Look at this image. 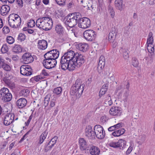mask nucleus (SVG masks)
I'll return each instance as SVG.
<instances>
[{
  "instance_id": "obj_63",
  "label": "nucleus",
  "mask_w": 155,
  "mask_h": 155,
  "mask_svg": "<svg viewBox=\"0 0 155 155\" xmlns=\"http://www.w3.org/2000/svg\"><path fill=\"white\" fill-rule=\"evenodd\" d=\"M41 74L44 76H48L49 75V74L46 71V70L44 69L42 71Z\"/></svg>"
},
{
  "instance_id": "obj_23",
  "label": "nucleus",
  "mask_w": 155,
  "mask_h": 155,
  "mask_svg": "<svg viewBox=\"0 0 155 155\" xmlns=\"http://www.w3.org/2000/svg\"><path fill=\"white\" fill-rule=\"evenodd\" d=\"M152 33L151 32H149L148 38L147 40V49L149 52H150V49L151 51L153 52V51L154 50V48L153 47H152L151 49H150L149 46V45H151L153 43V38L152 37Z\"/></svg>"
},
{
  "instance_id": "obj_46",
  "label": "nucleus",
  "mask_w": 155,
  "mask_h": 155,
  "mask_svg": "<svg viewBox=\"0 0 155 155\" xmlns=\"http://www.w3.org/2000/svg\"><path fill=\"white\" fill-rule=\"evenodd\" d=\"M26 36L25 35L22 33H20L18 35L17 39L22 42L25 40Z\"/></svg>"
},
{
  "instance_id": "obj_43",
  "label": "nucleus",
  "mask_w": 155,
  "mask_h": 155,
  "mask_svg": "<svg viewBox=\"0 0 155 155\" xmlns=\"http://www.w3.org/2000/svg\"><path fill=\"white\" fill-rule=\"evenodd\" d=\"M42 77L40 75H38L32 78L30 80V81L33 82L34 81L38 82L40 80L43 79Z\"/></svg>"
},
{
  "instance_id": "obj_14",
  "label": "nucleus",
  "mask_w": 155,
  "mask_h": 155,
  "mask_svg": "<svg viewBox=\"0 0 155 155\" xmlns=\"http://www.w3.org/2000/svg\"><path fill=\"white\" fill-rule=\"evenodd\" d=\"M15 115L12 114H9L5 116L4 118L3 123L5 125L8 126L11 124L14 119Z\"/></svg>"
},
{
  "instance_id": "obj_12",
  "label": "nucleus",
  "mask_w": 155,
  "mask_h": 155,
  "mask_svg": "<svg viewBox=\"0 0 155 155\" xmlns=\"http://www.w3.org/2000/svg\"><path fill=\"white\" fill-rule=\"evenodd\" d=\"M75 54L76 52L74 53L73 51L70 50L67 52L64 53V55L62 57L69 60V61H72L73 63L74 62Z\"/></svg>"
},
{
  "instance_id": "obj_41",
  "label": "nucleus",
  "mask_w": 155,
  "mask_h": 155,
  "mask_svg": "<svg viewBox=\"0 0 155 155\" xmlns=\"http://www.w3.org/2000/svg\"><path fill=\"white\" fill-rule=\"evenodd\" d=\"M50 97L51 95L50 94H48L45 96L44 101V105L45 107L48 105Z\"/></svg>"
},
{
  "instance_id": "obj_50",
  "label": "nucleus",
  "mask_w": 155,
  "mask_h": 155,
  "mask_svg": "<svg viewBox=\"0 0 155 155\" xmlns=\"http://www.w3.org/2000/svg\"><path fill=\"white\" fill-rule=\"evenodd\" d=\"M58 139V137L57 136H54L48 143V145H50V143H54L55 144Z\"/></svg>"
},
{
  "instance_id": "obj_60",
  "label": "nucleus",
  "mask_w": 155,
  "mask_h": 155,
  "mask_svg": "<svg viewBox=\"0 0 155 155\" xmlns=\"http://www.w3.org/2000/svg\"><path fill=\"white\" fill-rule=\"evenodd\" d=\"M66 0H60L57 1V3L60 5H65Z\"/></svg>"
},
{
  "instance_id": "obj_24",
  "label": "nucleus",
  "mask_w": 155,
  "mask_h": 155,
  "mask_svg": "<svg viewBox=\"0 0 155 155\" xmlns=\"http://www.w3.org/2000/svg\"><path fill=\"white\" fill-rule=\"evenodd\" d=\"M88 149L90 153L92 155H99L100 153L99 149L96 147L91 146Z\"/></svg>"
},
{
  "instance_id": "obj_38",
  "label": "nucleus",
  "mask_w": 155,
  "mask_h": 155,
  "mask_svg": "<svg viewBox=\"0 0 155 155\" xmlns=\"http://www.w3.org/2000/svg\"><path fill=\"white\" fill-rule=\"evenodd\" d=\"M9 48L6 44H4L1 49V51L2 53H7L8 51Z\"/></svg>"
},
{
  "instance_id": "obj_52",
  "label": "nucleus",
  "mask_w": 155,
  "mask_h": 155,
  "mask_svg": "<svg viewBox=\"0 0 155 155\" xmlns=\"http://www.w3.org/2000/svg\"><path fill=\"white\" fill-rule=\"evenodd\" d=\"M134 147V144L132 143H131L130 145L126 152V154L127 155L129 154L132 151Z\"/></svg>"
},
{
  "instance_id": "obj_56",
  "label": "nucleus",
  "mask_w": 155,
  "mask_h": 155,
  "mask_svg": "<svg viewBox=\"0 0 155 155\" xmlns=\"http://www.w3.org/2000/svg\"><path fill=\"white\" fill-rule=\"evenodd\" d=\"M26 65V70H28L29 71L28 74V75H31L32 74V69L30 67V66H28V65Z\"/></svg>"
},
{
  "instance_id": "obj_59",
  "label": "nucleus",
  "mask_w": 155,
  "mask_h": 155,
  "mask_svg": "<svg viewBox=\"0 0 155 155\" xmlns=\"http://www.w3.org/2000/svg\"><path fill=\"white\" fill-rule=\"evenodd\" d=\"M3 80L7 84H10V80L7 78H3Z\"/></svg>"
},
{
  "instance_id": "obj_13",
  "label": "nucleus",
  "mask_w": 155,
  "mask_h": 155,
  "mask_svg": "<svg viewBox=\"0 0 155 155\" xmlns=\"http://www.w3.org/2000/svg\"><path fill=\"white\" fill-rule=\"evenodd\" d=\"M22 59L25 64H28L33 61L34 58L29 53H25L22 56Z\"/></svg>"
},
{
  "instance_id": "obj_7",
  "label": "nucleus",
  "mask_w": 155,
  "mask_h": 155,
  "mask_svg": "<svg viewBox=\"0 0 155 155\" xmlns=\"http://www.w3.org/2000/svg\"><path fill=\"white\" fill-rule=\"evenodd\" d=\"M83 36L86 40L92 41L94 40L95 38L96 32L93 30H87L84 32Z\"/></svg>"
},
{
  "instance_id": "obj_29",
  "label": "nucleus",
  "mask_w": 155,
  "mask_h": 155,
  "mask_svg": "<svg viewBox=\"0 0 155 155\" xmlns=\"http://www.w3.org/2000/svg\"><path fill=\"white\" fill-rule=\"evenodd\" d=\"M77 48L80 51L83 52H85L88 48V45L85 43H80L77 46Z\"/></svg>"
},
{
  "instance_id": "obj_22",
  "label": "nucleus",
  "mask_w": 155,
  "mask_h": 155,
  "mask_svg": "<svg viewBox=\"0 0 155 155\" xmlns=\"http://www.w3.org/2000/svg\"><path fill=\"white\" fill-rule=\"evenodd\" d=\"M38 49L44 50L48 46V43L46 41L42 39L38 40Z\"/></svg>"
},
{
  "instance_id": "obj_6",
  "label": "nucleus",
  "mask_w": 155,
  "mask_h": 155,
  "mask_svg": "<svg viewBox=\"0 0 155 155\" xmlns=\"http://www.w3.org/2000/svg\"><path fill=\"white\" fill-rule=\"evenodd\" d=\"M59 52L57 49H52L50 50L44 55L45 59H48V60L57 59L59 56Z\"/></svg>"
},
{
  "instance_id": "obj_26",
  "label": "nucleus",
  "mask_w": 155,
  "mask_h": 155,
  "mask_svg": "<svg viewBox=\"0 0 155 155\" xmlns=\"http://www.w3.org/2000/svg\"><path fill=\"white\" fill-rule=\"evenodd\" d=\"M81 16V14L79 12H75L69 14L67 16L64 18V20L66 21H69L73 18H76V16Z\"/></svg>"
},
{
  "instance_id": "obj_57",
  "label": "nucleus",
  "mask_w": 155,
  "mask_h": 155,
  "mask_svg": "<svg viewBox=\"0 0 155 155\" xmlns=\"http://www.w3.org/2000/svg\"><path fill=\"white\" fill-rule=\"evenodd\" d=\"M110 42L111 43V46L113 48H115L118 44L117 42L115 40H113L112 41H110Z\"/></svg>"
},
{
  "instance_id": "obj_34",
  "label": "nucleus",
  "mask_w": 155,
  "mask_h": 155,
  "mask_svg": "<svg viewBox=\"0 0 155 155\" xmlns=\"http://www.w3.org/2000/svg\"><path fill=\"white\" fill-rule=\"evenodd\" d=\"M81 80L80 79H77L74 84L72 86H74L76 87L81 88H82L83 85H84V84H81Z\"/></svg>"
},
{
  "instance_id": "obj_2",
  "label": "nucleus",
  "mask_w": 155,
  "mask_h": 155,
  "mask_svg": "<svg viewBox=\"0 0 155 155\" xmlns=\"http://www.w3.org/2000/svg\"><path fill=\"white\" fill-rule=\"evenodd\" d=\"M74 61V65L78 68H79L84 64L86 61V57L81 54L76 52Z\"/></svg>"
},
{
  "instance_id": "obj_62",
  "label": "nucleus",
  "mask_w": 155,
  "mask_h": 155,
  "mask_svg": "<svg viewBox=\"0 0 155 155\" xmlns=\"http://www.w3.org/2000/svg\"><path fill=\"white\" fill-rule=\"evenodd\" d=\"M5 60L2 58H0V68H2L5 63Z\"/></svg>"
},
{
  "instance_id": "obj_33",
  "label": "nucleus",
  "mask_w": 155,
  "mask_h": 155,
  "mask_svg": "<svg viewBox=\"0 0 155 155\" xmlns=\"http://www.w3.org/2000/svg\"><path fill=\"white\" fill-rule=\"evenodd\" d=\"M47 134L48 132L46 131H45L42 133L40 136V140L38 142L39 143L41 144L43 143L44 140L45 139Z\"/></svg>"
},
{
  "instance_id": "obj_58",
  "label": "nucleus",
  "mask_w": 155,
  "mask_h": 155,
  "mask_svg": "<svg viewBox=\"0 0 155 155\" xmlns=\"http://www.w3.org/2000/svg\"><path fill=\"white\" fill-rule=\"evenodd\" d=\"M123 124V123H118L117 124L114 125V126H115V129L116 130H118L121 127H122V125Z\"/></svg>"
},
{
  "instance_id": "obj_17",
  "label": "nucleus",
  "mask_w": 155,
  "mask_h": 155,
  "mask_svg": "<svg viewBox=\"0 0 155 155\" xmlns=\"http://www.w3.org/2000/svg\"><path fill=\"white\" fill-rule=\"evenodd\" d=\"M47 19V17L38 18L36 21V26L39 28L43 29L45 23L46 22V19Z\"/></svg>"
},
{
  "instance_id": "obj_42",
  "label": "nucleus",
  "mask_w": 155,
  "mask_h": 155,
  "mask_svg": "<svg viewBox=\"0 0 155 155\" xmlns=\"http://www.w3.org/2000/svg\"><path fill=\"white\" fill-rule=\"evenodd\" d=\"M62 91V89L60 87L55 88L53 91L54 93L57 95L60 94L61 93Z\"/></svg>"
},
{
  "instance_id": "obj_11",
  "label": "nucleus",
  "mask_w": 155,
  "mask_h": 155,
  "mask_svg": "<svg viewBox=\"0 0 155 155\" xmlns=\"http://www.w3.org/2000/svg\"><path fill=\"white\" fill-rule=\"evenodd\" d=\"M85 135L88 138L90 139H95L94 131H93L92 127L90 125L86 127L85 130Z\"/></svg>"
},
{
  "instance_id": "obj_44",
  "label": "nucleus",
  "mask_w": 155,
  "mask_h": 155,
  "mask_svg": "<svg viewBox=\"0 0 155 155\" xmlns=\"http://www.w3.org/2000/svg\"><path fill=\"white\" fill-rule=\"evenodd\" d=\"M7 42L9 44H12L15 41L14 38L11 36H9L6 38Z\"/></svg>"
},
{
  "instance_id": "obj_4",
  "label": "nucleus",
  "mask_w": 155,
  "mask_h": 155,
  "mask_svg": "<svg viewBox=\"0 0 155 155\" xmlns=\"http://www.w3.org/2000/svg\"><path fill=\"white\" fill-rule=\"evenodd\" d=\"M126 142L123 139H120L117 142H112L110 143L109 146L114 148H117L120 151L123 150L125 148Z\"/></svg>"
},
{
  "instance_id": "obj_39",
  "label": "nucleus",
  "mask_w": 155,
  "mask_h": 155,
  "mask_svg": "<svg viewBox=\"0 0 155 155\" xmlns=\"http://www.w3.org/2000/svg\"><path fill=\"white\" fill-rule=\"evenodd\" d=\"M50 145H48V143H46L45 145L44 150L45 152H47L50 149H51L54 146L55 144L54 143H50Z\"/></svg>"
},
{
  "instance_id": "obj_18",
  "label": "nucleus",
  "mask_w": 155,
  "mask_h": 155,
  "mask_svg": "<svg viewBox=\"0 0 155 155\" xmlns=\"http://www.w3.org/2000/svg\"><path fill=\"white\" fill-rule=\"evenodd\" d=\"M79 147L80 150H84L87 149L89 150V147H88V144L87 141L83 138H80L79 140Z\"/></svg>"
},
{
  "instance_id": "obj_1",
  "label": "nucleus",
  "mask_w": 155,
  "mask_h": 155,
  "mask_svg": "<svg viewBox=\"0 0 155 155\" xmlns=\"http://www.w3.org/2000/svg\"><path fill=\"white\" fill-rule=\"evenodd\" d=\"M74 62L72 61L70 62L69 60L61 57L59 65V68H61L62 70L66 71L68 69L69 71H73L75 68Z\"/></svg>"
},
{
  "instance_id": "obj_36",
  "label": "nucleus",
  "mask_w": 155,
  "mask_h": 155,
  "mask_svg": "<svg viewBox=\"0 0 155 155\" xmlns=\"http://www.w3.org/2000/svg\"><path fill=\"white\" fill-rule=\"evenodd\" d=\"M110 3H109V5L108 6V9L109 14L112 18H114L115 15V12L113 8L110 6Z\"/></svg>"
},
{
  "instance_id": "obj_55",
  "label": "nucleus",
  "mask_w": 155,
  "mask_h": 155,
  "mask_svg": "<svg viewBox=\"0 0 155 155\" xmlns=\"http://www.w3.org/2000/svg\"><path fill=\"white\" fill-rule=\"evenodd\" d=\"M108 84H104L103 85L101 89V90H102V91H104V92H106L107 91L108 88Z\"/></svg>"
},
{
  "instance_id": "obj_35",
  "label": "nucleus",
  "mask_w": 155,
  "mask_h": 155,
  "mask_svg": "<svg viewBox=\"0 0 155 155\" xmlns=\"http://www.w3.org/2000/svg\"><path fill=\"white\" fill-rule=\"evenodd\" d=\"M13 51L15 53H19L22 51V48L19 45H15L13 48Z\"/></svg>"
},
{
  "instance_id": "obj_3",
  "label": "nucleus",
  "mask_w": 155,
  "mask_h": 155,
  "mask_svg": "<svg viewBox=\"0 0 155 155\" xmlns=\"http://www.w3.org/2000/svg\"><path fill=\"white\" fill-rule=\"evenodd\" d=\"M0 98L5 102H8L11 100L12 95L7 88L3 87L0 90Z\"/></svg>"
},
{
  "instance_id": "obj_9",
  "label": "nucleus",
  "mask_w": 155,
  "mask_h": 155,
  "mask_svg": "<svg viewBox=\"0 0 155 155\" xmlns=\"http://www.w3.org/2000/svg\"><path fill=\"white\" fill-rule=\"evenodd\" d=\"M84 85H83L81 88L76 87L74 86L71 87L70 91V94L71 95H75L76 97L79 98L82 95L83 91Z\"/></svg>"
},
{
  "instance_id": "obj_10",
  "label": "nucleus",
  "mask_w": 155,
  "mask_h": 155,
  "mask_svg": "<svg viewBox=\"0 0 155 155\" xmlns=\"http://www.w3.org/2000/svg\"><path fill=\"white\" fill-rule=\"evenodd\" d=\"M56 59L48 60L45 59L43 61L42 64L44 67L47 69H51L54 68L57 64Z\"/></svg>"
},
{
  "instance_id": "obj_30",
  "label": "nucleus",
  "mask_w": 155,
  "mask_h": 155,
  "mask_svg": "<svg viewBox=\"0 0 155 155\" xmlns=\"http://www.w3.org/2000/svg\"><path fill=\"white\" fill-rule=\"evenodd\" d=\"M8 24L11 27L14 28H18L20 26L18 25V22H16L15 21V19H8Z\"/></svg>"
},
{
  "instance_id": "obj_32",
  "label": "nucleus",
  "mask_w": 155,
  "mask_h": 155,
  "mask_svg": "<svg viewBox=\"0 0 155 155\" xmlns=\"http://www.w3.org/2000/svg\"><path fill=\"white\" fill-rule=\"evenodd\" d=\"M26 69V65L21 66L20 68V73L22 75L29 76V75H28V74H27L29 71Z\"/></svg>"
},
{
  "instance_id": "obj_20",
  "label": "nucleus",
  "mask_w": 155,
  "mask_h": 155,
  "mask_svg": "<svg viewBox=\"0 0 155 155\" xmlns=\"http://www.w3.org/2000/svg\"><path fill=\"white\" fill-rule=\"evenodd\" d=\"M47 19H46V22L45 23L43 29L45 31H48L51 28L53 25V22L52 19L50 18L47 17Z\"/></svg>"
},
{
  "instance_id": "obj_31",
  "label": "nucleus",
  "mask_w": 155,
  "mask_h": 155,
  "mask_svg": "<svg viewBox=\"0 0 155 155\" xmlns=\"http://www.w3.org/2000/svg\"><path fill=\"white\" fill-rule=\"evenodd\" d=\"M115 6L116 8L121 11L123 10V0H115Z\"/></svg>"
},
{
  "instance_id": "obj_54",
  "label": "nucleus",
  "mask_w": 155,
  "mask_h": 155,
  "mask_svg": "<svg viewBox=\"0 0 155 155\" xmlns=\"http://www.w3.org/2000/svg\"><path fill=\"white\" fill-rule=\"evenodd\" d=\"M118 30L115 26L112 27L110 30V32L113 33L115 36H117V33Z\"/></svg>"
},
{
  "instance_id": "obj_51",
  "label": "nucleus",
  "mask_w": 155,
  "mask_h": 155,
  "mask_svg": "<svg viewBox=\"0 0 155 155\" xmlns=\"http://www.w3.org/2000/svg\"><path fill=\"white\" fill-rule=\"evenodd\" d=\"M21 93L24 97H27L30 93V91L28 89H23L21 91Z\"/></svg>"
},
{
  "instance_id": "obj_40",
  "label": "nucleus",
  "mask_w": 155,
  "mask_h": 155,
  "mask_svg": "<svg viewBox=\"0 0 155 155\" xmlns=\"http://www.w3.org/2000/svg\"><path fill=\"white\" fill-rule=\"evenodd\" d=\"M121 51L123 53V55L125 59H127L129 57L128 52L129 51L127 49H123L121 48Z\"/></svg>"
},
{
  "instance_id": "obj_48",
  "label": "nucleus",
  "mask_w": 155,
  "mask_h": 155,
  "mask_svg": "<svg viewBox=\"0 0 155 155\" xmlns=\"http://www.w3.org/2000/svg\"><path fill=\"white\" fill-rule=\"evenodd\" d=\"M35 21L33 19H31L27 23V26L29 27L32 28L35 26Z\"/></svg>"
},
{
  "instance_id": "obj_25",
  "label": "nucleus",
  "mask_w": 155,
  "mask_h": 155,
  "mask_svg": "<svg viewBox=\"0 0 155 155\" xmlns=\"http://www.w3.org/2000/svg\"><path fill=\"white\" fill-rule=\"evenodd\" d=\"M10 10V7L8 5H3L1 8V13L2 15L4 16L8 14Z\"/></svg>"
},
{
  "instance_id": "obj_8",
  "label": "nucleus",
  "mask_w": 155,
  "mask_h": 155,
  "mask_svg": "<svg viewBox=\"0 0 155 155\" xmlns=\"http://www.w3.org/2000/svg\"><path fill=\"white\" fill-rule=\"evenodd\" d=\"M91 25L90 20L87 18L81 17V19H79L78 26L82 28L85 29L90 27Z\"/></svg>"
},
{
  "instance_id": "obj_28",
  "label": "nucleus",
  "mask_w": 155,
  "mask_h": 155,
  "mask_svg": "<svg viewBox=\"0 0 155 155\" xmlns=\"http://www.w3.org/2000/svg\"><path fill=\"white\" fill-rule=\"evenodd\" d=\"M55 29L56 32L60 35V37L61 38L62 34L64 33V28L62 25L60 24L56 25Z\"/></svg>"
},
{
  "instance_id": "obj_21",
  "label": "nucleus",
  "mask_w": 155,
  "mask_h": 155,
  "mask_svg": "<svg viewBox=\"0 0 155 155\" xmlns=\"http://www.w3.org/2000/svg\"><path fill=\"white\" fill-rule=\"evenodd\" d=\"M27 103L25 98H21L18 99L16 102V105L19 108H22L25 107Z\"/></svg>"
},
{
  "instance_id": "obj_49",
  "label": "nucleus",
  "mask_w": 155,
  "mask_h": 155,
  "mask_svg": "<svg viewBox=\"0 0 155 155\" xmlns=\"http://www.w3.org/2000/svg\"><path fill=\"white\" fill-rule=\"evenodd\" d=\"M2 68L4 70L7 71H10L11 69V67L10 65L5 63Z\"/></svg>"
},
{
  "instance_id": "obj_37",
  "label": "nucleus",
  "mask_w": 155,
  "mask_h": 155,
  "mask_svg": "<svg viewBox=\"0 0 155 155\" xmlns=\"http://www.w3.org/2000/svg\"><path fill=\"white\" fill-rule=\"evenodd\" d=\"M146 137V135L144 134L140 135L139 137V141H138V143L139 145L142 144L145 142Z\"/></svg>"
},
{
  "instance_id": "obj_45",
  "label": "nucleus",
  "mask_w": 155,
  "mask_h": 155,
  "mask_svg": "<svg viewBox=\"0 0 155 155\" xmlns=\"http://www.w3.org/2000/svg\"><path fill=\"white\" fill-rule=\"evenodd\" d=\"M14 19L15 21V22H18V25L20 26L21 23V19L20 17L18 16V15L15 14L14 15Z\"/></svg>"
},
{
  "instance_id": "obj_19",
  "label": "nucleus",
  "mask_w": 155,
  "mask_h": 155,
  "mask_svg": "<svg viewBox=\"0 0 155 155\" xmlns=\"http://www.w3.org/2000/svg\"><path fill=\"white\" fill-rule=\"evenodd\" d=\"M105 63V60L104 58V56H101L99 58V60L97 68V71L99 73L102 72V70L104 67Z\"/></svg>"
},
{
  "instance_id": "obj_53",
  "label": "nucleus",
  "mask_w": 155,
  "mask_h": 155,
  "mask_svg": "<svg viewBox=\"0 0 155 155\" xmlns=\"http://www.w3.org/2000/svg\"><path fill=\"white\" fill-rule=\"evenodd\" d=\"M3 32L4 34H8L10 31L9 28L7 26H5L2 29Z\"/></svg>"
},
{
  "instance_id": "obj_15",
  "label": "nucleus",
  "mask_w": 155,
  "mask_h": 155,
  "mask_svg": "<svg viewBox=\"0 0 155 155\" xmlns=\"http://www.w3.org/2000/svg\"><path fill=\"white\" fill-rule=\"evenodd\" d=\"M119 107H112L109 110L110 114L113 116H120L122 113Z\"/></svg>"
},
{
  "instance_id": "obj_27",
  "label": "nucleus",
  "mask_w": 155,
  "mask_h": 155,
  "mask_svg": "<svg viewBox=\"0 0 155 155\" xmlns=\"http://www.w3.org/2000/svg\"><path fill=\"white\" fill-rule=\"evenodd\" d=\"M125 130L123 128H121L113 132L112 135L114 137H119L124 134L125 132Z\"/></svg>"
},
{
  "instance_id": "obj_47",
  "label": "nucleus",
  "mask_w": 155,
  "mask_h": 155,
  "mask_svg": "<svg viewBox=\"0 0 155 155\" xmlns=\"http://www.w3.org/2000/svg\"><path fill=\"white\" fill-rule=\"evenodd\" d=\"M132 65L134 67H138L139 63L138 61L137 60L136 58L134 57L132 58Z\"/></svg>"
},
{
  "instance_id": "obj_64",
  "label": "nucleus",
  "mask_w": 155,
  "mask_h": 155,
  "mask_svg": "<svg viewBox=\"0 0 155 155\" xmlns=\"http://www.w3.org/2000/svg\"><path fill=\"white\" fill-rule=\"evenodd\" d=\"M115 126L114 125L111 126L109 127L108 129V130L109 131H112L114 130H116Z\"/></svg>"
},
{
  "instance_id": "obj_16",
  "label": "nucleus",
  "mask_w": 155,
  "mask_h": 155,
  "mask_svg": "<svg viewBox=\"0 0 155 155\" xmlns=\"http://www.w3.org/2000/svg\"><path fill=\"white\" fill-rule=\"evenodd\" d=\"M81 16H76V18H74L71 20L69 21H67V24L68 25V26L71 28H73L78 23H79V19H81Z\"/></svg>"
},
{
  "instance_id": "obj_5",
  "label": "nucleus",
  "mask_w": 155,
  "mask_h": 155,
  "mask_svg": "<svg viewBox=\"0 0 155 155\" xmlns=\"http://www.w3.org/2000/svg\"><path fill=\"white\" fill-rule=\"evenodd\" d=\"M94 131L95 138V137L98 139H103L105 135V131L104 130L103 127L101 125H95L94 127Z\"/></svg>"
},
{
  "instance_id": "obj_61",
  "label": "nucleus",
  "mask_w": 155,
  "mask_h": 155,
  "mask_svg": "<svg viewBox=\"0 0 155 155\" xmlns=\"http://www.w3.org/2000/svg\"><path fill=\"white\" fill-rule=\"evenodd\" d=\"M117 36L113 35V36H108V39L109 42L112 41L113 40H115Z\"/></svg>"
}]
</instances>
